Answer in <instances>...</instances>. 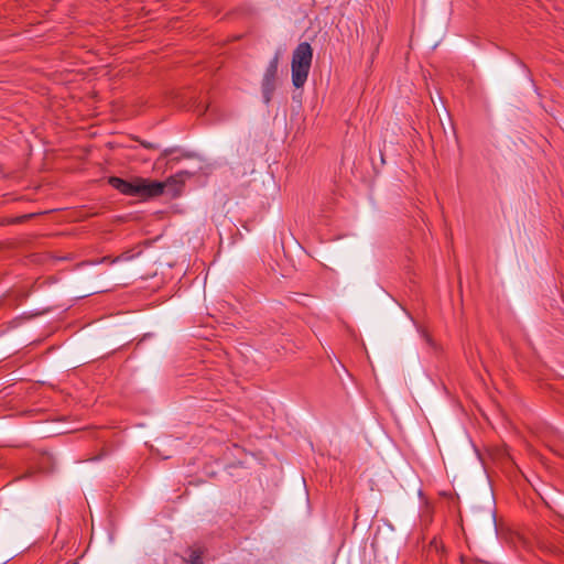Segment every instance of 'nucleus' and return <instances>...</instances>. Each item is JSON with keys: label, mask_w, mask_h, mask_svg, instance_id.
<instances>
[{"label": "nucleus", "mask_w": 564, "mask_h": 564, "mask_svg": "<svg viewBox=\"0 0 564 564\" xmlns=\"http://www.w3.org/2000/svg\"><path fill=\"white\" fill-rule=\"evenodd\" d=\"M313 59V48L307 42L300 43L292 54V84L302 88L307 80Z\"/></svg>", "instance_id": "obj_2"}, {"label": "nucleus", "mask_w": 564, "mask_h": 564, "mask_svg": "<svg viewBox=\"0 0 564 564\" xmlns=\"http://www.w3.org/2000/svg\"><path fill=\"white\" fill-rule=\"evenodd\" d=\"M108 183L123 195L140 198L155 197L163 193L162 183L139 177L132 181H126L117 176H111Z\"/></svg>", "instance_id": "obj_1"}, {"label": "nucleus", "mask_w": 564, "mask_h": 564, "mask_svg": "<svg viewBox=\"0 0 564 564\" xmlns=\"http://www.w3.org/2000/svg\"><path fill=\"white\" fill-rule=\"evenodd\" d=\"M280 57V52H276L272 59L269 62V65L267 66V69L262 78V97L267 105L271 101L272 95L275 90V80L278 75Z\"/></svg>", "instance_id": "obj_4"}, {"label": "nucleus", "mask_w": 564, "mask_h": 564, "mask_svg": "<svg viewBox=\"0 0 564 564\" xmlns=\"http://www.w3.org/2000/svg\"><path fill=\"white\" fill-rule=\"evenodd\" d=\"M134 256L131 254L130 251H127V252H123L121 253L120 256H118L117 258L115 259H110L109 257H104L101 258L97 263H109V264H113L116 262H120V261H129L133 258Z\"/></svg>", "instance_id": "obj_6"}, {"label": "nucleus", "mask_w": 564, "mask_h": 564, "mask_svg": "<svg viewBox=\"0 0 564 564\" xmlns=\"http://www.w3.org/2000/svg\"><path fill=\"white\" fill-rule=\"evenodd\" d=\"M203 170L204 161L202 158L178 151V195L181 194L180 186L185 182V177H193Z\"/></svg>", "instance_id": "obj_3"}, {"label": "nucleus", "mask_w": 564, "mask_h": 564, "mask_svg": "<svg viewBox=\"0 0 564 564\" xmlns=\"http://www.w3.org/2000/svg\"><path fill=\"white\" fill-rule=\"evenodd\" d=\"M203 550L200 547H189L186 551L184 562L187 564H204L203 563Z\"/></svg>", "instance_id": "obj_5"}]
</instances>
